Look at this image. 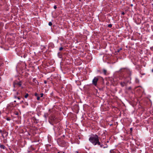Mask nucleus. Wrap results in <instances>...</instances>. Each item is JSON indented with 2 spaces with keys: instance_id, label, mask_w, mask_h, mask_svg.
Segmentation results:
<instances>
[{
  "instance_id": "2eb2a0df",
  "label": "nucleus",
  "mask_w": 153,
  "mask_h": 153,
  "mask_svg": "<svg viewBox=\"0 0 153 153\" xmlns=\"http://www.w3.org/2000/svg\"><path fill=\"white\" fill-rule=\"evenodd\" d=\"M7 120H10V119L8 118H7Z\"/></svg>"
},
{
  "instance_id": "39448f33",
  "label": "nucleus",
  "mask_w": 153,
  "mask_h": 153,
  "mask_svg": "<svg viewBox=\"0 0 153 153\" xmlns=\"http://www.w3.org/2000/svg\"><path fill=\"white\" fill-rule=\"evenodd\" d=\"M103 72L105 74H106V70L105 69H104L103 70Z\"/></svg>"
},
{
  "instance_id": "f03ea898",
  "label": "nucleus",
  "mask_w": 153,
  "mask_h": 153,
  "mask_svg": "<svg viewBox=\"0 0 153 153\" xmlns=\"http://www.w3.org/2000/svg\"><path fill=\"white\" fill-rule=\"evenodd\" d=\"M98 80V78L97 77H95L92 80L93 84L95 86H96L97 85V82Z\"/></svg>"
},
{
  "instance_id": "ddd939ff",
  "label": "nucleus",
  "mask_w": 153,
  "mask_h": 153,
  "mask_svg": "<svg viewBox=\"0 0 153 153\" xmlns=\"http://www.w3.org/2000/svg\"><path fill=\"white\" fill-rule=\"evenodd\" d=\"M56 6L55 5L54 6V8L55 9H56Z\"/></svg>"
},
{
  "instance_id": "412c9836",
  "label": "nucleus",
  "mask_w": 153,
  "mask_h": 153,
  "mask_svg": "<svg viewBox=\"0 0 153 153\" xmlns=\"http://www.w3.org/2000/svg\"><path fill=\"white\" fill-rule=\"evenodd\" d=\"M45 83H46V82L45 81Z\"/></svg>"
},
{
  "instance_id": "6e6552de",
  "label": "nucleus",
  "mask_w": 153,
  "mask_h": 153,
  "mask_svg": "<svg viewBox=\"0 0 153 153\" xmlns=\"http://www.w3.org/2000/svg\"><path fill=\"white\" fill-rule=\"evenodd\" d=\"M112 25L111 24H109L108 25V27H112Z\"/></svg>"
},
{
  "instance_id": "423d86ee",
  "label": "nucleus",
  "mask_w": 153,
  "mask_h": 153,
  "mask_svg": "<svg viewBox=\"0 0 153 153\" xmlns=\"http://www.w3.org/2000/svg\"><path fill=\"white\" fill-rule=\"evenodd\" d=\"M28 94H26L25 95V98H27V97H28Z\"/></svg>"
},
{
  "instance_id": "9b49d317",
  "label": "nucleus",
  "mask_w": 153,
  "mask_h": 153,
  "mask_svg": "<svg viewBox=\"0 0 153 153\" xmlns=\"http://www.w3.org/2000/svg\"><path fill=\"white\" fill-rule=\"evenodd\" d=\"M41 97H42L43 96V94L42 93L40 94Z\"/></svg>"
},
{
  "instance_id": "aec40b11",
  "label": "nucleus",
  "mask_w": 153,
  "mask_h": 153,
  "mask_svg": "<svg viewBox=\"0 0 153 153\" xmlns=\"http://www.w3.org/2000/svg\"><path fill=\"white\" fill-rule=\"evenodd\" d=\"M130 129H131V130H132V128H131Z\"/></svg>"
},
{
  "instance_id": "f3484780",
  "label": "nucleus",
  "mask_w": 153,
  "mask_h": 153,
  "mask_svg": "<svg viewBox=\"0 0 153 153\" xmlns=\"http://www.w3.org/2000/svg\"><path fill=\"white\" fill-rule=\"evenodd\" d=\"M17 98L18 100H20V98L19 97H17Z\"/></svg>"
},
{
  "instance_id": "7ed1b4c3",
  "label": "nucleus",
  "mask_w": 153,
  "mask_h": 153,
  "mask_svg": "<svg viewBox=\"0 0 153 153\" xmlns=\"http://www.w3.org/2000/svg\"><path fill=\"white\" fill-rule=\"evenodd\" d=\"M121 85L122 86H123L126 85V83L125 82H121Z\"/></svg>"
},
{
  "instance_id": "b1692460",
  "label": "nucleus",
  "mask_w": 153,
  "mask_h": 153,
  "mask_svg": "<svg viewBox=\"0 0 153 153\" xmlns=\"http://www.w3.org/2000/svg\"><path fill=\"white\" fill-rule=\"evenodd\" d=\"M59 153V152H58V153Z\"/></svg>"
},
{
  "instance_id": "20e7f679",
  "label": "nucleus",
  "mask_w": 153,
  "mask_h": 153,
  "mask_svg": "<svg viewBox=\"0 0 153 153\" xmlns=\"http://www.w3.org/2000/svg\"><path fill=\"white\" fill-rule=\"evenodd\" d=\"M0 147L4 149L5 148V146L3 145H0Z\"/></svg>"
},
{
  "instance_id": "6ab92c4d",
  "label": "nucleus",
  "mask_w": 153,
  "mask_h": 153,
  "mask_svg": "<svg viewBox=\"0 0 153 153\" xmlns=\"http://www.w3.org/2000/svg\"><path fill=\"white\" fill-rule=\"evenodd\" d=\"M112 152V151H110V152L111 153H112V152Z\"/></svg>"
},
{
  "instance_id": "5701e85b",
  "label": "nucleus",
  "mask_w": 153,
  "mask_h": 153,
  "mask_svg": "<svg viewBox=\"0 0 153 153\" xmlns=\"http://www.w3.org/2000/svg\"><path fill=\"white\" fill-rule=\"evenodd\" d=\"M80 1L81 0H79Z\"/></svg>"
},
{
  "instance_id": "4be33fe9",
  "label": "nucleus",
  "mask_w": 153,
  "mask_h": 153,
  "mask_svg": "<svg viewBox=\"0 0 153 153\" xmlns=\"http://www.w3.org/2000/svg\"><path fill=\"white\" fill-rule=\"evenodd\" d=\"M77 153H78V152H76Z\"/></svg>"
},
{
  "instance_id": "dca6fc26",
  "label": "nucleus",
  "mask_w": 153,
  "mask_h": 153,
  "mask_svg": "<svg viewBox=\"0 0 153 153\" xmlns=\"http://www.w3.org/2000/svg\"><path fill=\"white\" fill-rule=\"evenodd\" d=\"M121 50V48H120V49H119V50H118V52H119V51L120 50Z\"/></svg>"
},
{
  "instance_id": "1a4fd4ad",
  "label": "nucleus",
  "mask_w": 153,
  "mask_h": 153,
  "mask_svg": "<svg viewBox=\"0 0 153 153\" xmlns=\"http://www.w3.org/2000/svg\"><path fill=\"white\" fill-rule=\"evenodd\" d=\"M63 48L62 47H61L59 48V50L60 51H62L63 49Z\"/></svg>"
},
{
  "instance_id": "f8f14e48",
  "label": "nucleus",
  "mask_w": 153,
  "mask_h": 153,
  "mask_svg": "<svg viewBox=\"0 0 153 153\" xmlns=\"http://www.w3.org/2000/svg\"><path fill=\"white\" fill-rule=\"evenodd\" d=\"M18 84L19 86H20L21 85L20 83H18Z\"/></svg>"
},
{
  "instance_id": "f257e3e1",
  "label": "nucleus",
  "mask_w": 153,
  "mask_h": 153,
  "mask_svg": "<svg viewBox=\"0 0 153 153\" xmlns=\"http://www.w3.org/2000/svg\"><path fill=\"white\" fill-rule=\"evenodd\" d=\"M89 140L94 145L97 144L100 145L101 147H102L99 141L98 136L97 135H93L91 136L89 138Z\"/></svg>"
},
{
  "instance_id": "0eeeda50",
  "label": "nucleus",
  "mask_w": 153,
  "mask_h": 153,
  "mask_svg": "<svg viewBox=\"0 0 153 153\" xmlns=\"http://www.w3.org/2000/svg\"><path fill=\"white\" fill-rule=\"evenodd\" d=\"M48 25H49V26H51L52 25V23L51 22H49V23H48Z\"/></svg>"
},
{
  "instance_id": "4468645a",
  "label": "nucleus",
  "mask_w": 153,
  "mask_h": 153,
  "mask_svg": "<svg viewBox=\"0 0 153 153\" xmlns=\"http://www.w3.org/2000/svg\"><path fill=\"white\" fill-rule=\"evenodd\" d=\"M38 94L37 93H35V96H36L37 97Z\"/></svg>"
},
{
  "instance_id": "a211bd4d",
  "label": "nucleus",
  "mask_w": 153,
  "mask_h": 153,
  "mask_svg": "<svg viewBox=\"0 0 153 153\" xmlns=\"http://www.w3.org/2000/svg\"><path fill=\"white\" fill-rule=\"evenodd\" d=\"M122 14H123V15H124V12H123L122 13Z\"/></svg>"
},
{
  "instance_id": "9d476101",
  "label": "nucleus",
  "mask_w": 153,
  "mask_h": 153,
  "mask_svg": "<svg viewBox=\"0 0 153 153\" xmlns=\"http://www.w3.org/2000/svg\"><path fill=\"white\" fill-rule=\"evenodd\" d=\"M37 99L38 100H39L40 99V97L38 96H37Z\"/></svg>"
}]
</instances>
